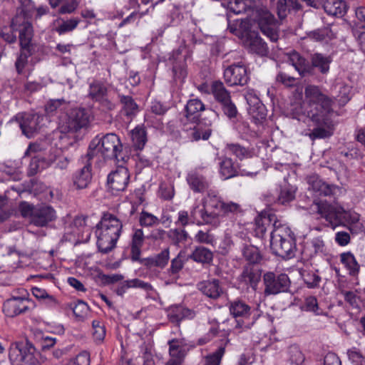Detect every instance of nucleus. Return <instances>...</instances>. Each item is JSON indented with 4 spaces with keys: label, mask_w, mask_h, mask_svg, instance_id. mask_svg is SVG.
<instances>
[{
    "label": "nucleus",
    "mask_w": 365,
    "mask_h": 365,
    "mask_svg": "<svg viewBox=\"0 0 365 365\" xmlns=\"http://www.w3.org/2000/svg\"><path fill=\"white\" fill-rule=\"evenodd\" d=\"M123 220L115 215L104 213L96 225L97 245L101 252L108 253L115 246L120 235Z\"/></svg>",
    "instance_id": "nucleus-1"
},
{
    "label": "nucleus",
    "mask_w": 365,
    "mask_h": 365,
    "mask_svg": "<svg viewBox=\"0 0 365 365\" xmlns=\"http://www.w3.org/2000/svg\"><path fill=\"white\" fill-rule=\"evenodd\" d=\"M313 189L319 192V195L324 196H329L333 194L335 187L332 185H329L321 180H316L313 183Z\"/></svg>",
    "instance_id": "nucleus-53"
},
{
    "label": "nucleus",
    "mask_w": 365,
    "mask_h": 365,
    "mask_svg": "<svg viewBox=\"0 0 365 365\" xmlns=\"http://www.w3.org/2000/svg\"><path fill=\"white\" fill-rule=\"evenodd\" d=\"M327 247L322 236L314 237L309 239L305 244L303 254L308 258L316 256H324L327 254Z\"/></svg>",
    "instance_id": "nucleus-22"
},
{
    "label": "nucleus",
    "mask_w": 365,
    "mask_h": 365,
    "mask_svg": "<svg viewBox=\"0 0 365 365\" xmlns=\"http://www.w3.org/2000/svg\"><path fill=\"white\" fill-rule=\"evenodd\" d=\"M271 5L276 7L277 15L279 19H283L287 13V0H269Z\"/></svg>",
    "instance_id": "nucleus-54"
},
{
    "label": "nucleus",
    "mask_w": 365,
    "mask_h": 365,
    "mask_svg": "<svg viewBox=\"0 0 365 365\" xmlns=\"http://www.w3.org/2000/svg\"><path fill=\"white\" fill-rule=\"evenodd\" d=\"M79 22L80 20L78 18H73L66 21L61 20L56 28V31L59 35L71 32L77 27Z\"/></svg>",
    "instance_id": "nucleus-43"
},
{
    "label": "nucleus",
    "mask_w": 365,
    "mask_h": 365,
    "mask_svg": "<svg viewBox=\"0 0 365 365\" xmlns=\"http://www.w3.org/2000/svg\"><path fill=\"white\" fill-rule=\"evenodd\" d=\"M13 30L19 31L21 46H31L33 37V27L30 22L26 20L24 15H17L11 21Z\"/></svg>",
    "instance_id": "nucleus-18"
},
{
    "label": "nucleus",
    "mask_w": 365,
    "mask_h": 365,
    "mask_svg": "<svg viewBox=\"0 0 365 365\" xmlns=\"http://www.w3.org/2000/svg\"><path fill=\"white\" fill-rule=\"evenodd\" d=\"M304 306L307 311L312 312L319 315L322 311L319 307L317 299L315 297L309 296L305 299Z\"/></svg>",
    "instance_id": "nucleus-58"
},
{
    "label": "nucleus",
    "mask_w": 365,
    "mask_h": 365,
    "mask_svg": "<svg viewBox=\"0 0 365 365\" xmlns=\"http://www.w3.org/2000/svg\"><path fill=\"white\" fill-rule=\"evenodd\" d=\"M32 54L31 46H21V53L16 59L15 66L18 73H21L28 62V58Z\"/></svg>",
    "instance_id": "nucleus-42"
},
{
    "label": "nucleus",
    "mask_w": 365,
    "mask_h": 365,
    "mask_svg": "<svg viewBox=\"0 0 365 365\" xmlns=\"http://www.w3.org/2000/svg\"><path fill=\"white\" fill-rule=\"evenodd\" d=\"M364 26L360 28H353V34L356 38L361 50L365 53V31L363 30Z\"/></svg>",
    "instance_id": "nucleus-64"
},
{
    "label": "nucleus",
    "mask_w": 365,
    "mask_h": 365,
    "mask_svg": "<svg viewBox=\"0 0 365 365\" xmlns=\"http://www.w3.org/2000/svg\"><path fill=\"white\" fill-rule=\"evenodd\" d=\"M300 274L309 288L317 287L321 281V277L315 272L302 270Z\"/></svg>",
    "instance_id": "nucleus-45"
},
{
    "label": "nucleus",
    "mask_w": 365,
    "mask_h": 365,
    "mask_svg": "<svg viewBox=\"0 0 365 365\" xmlns=\"http://www.w3.org/2000/svg\"><path fill=\"white\" fill-rule=\"evenodd\" d=\"M225 353V347L220 346L215 351L204 358V365H220L221 360Z\"/></svg>",
    "instance_id": "nucleus-46"
},
{
    "label": "nucleus",
    "mask_w": 365,
    "mask_h": 365,
    "mask_svg": "<svg viewBox=\"0 0 365 365\" xmlns=\"http://www.w3.org/2000/svg\"><path fill=\"white\" fill-rule=\"evenodd\" d=\"M256 21L263 34L267 36L272 41H277L278 33L276 20L268 10H258Z\"/></svg>",
    "instance_id": "nucleus-14"
},
{
    "label": "nucleus",
    "mask_w": 365,
    "mask_h": 365,
    "mask_svg": "<svg viewBox=\"0 0 365 365\" xmlns=\"http://www.w3.org/2000/svg\"><path fill=\"white\" fill-rule=\"evenodd\" d=\"M72 309L76 317L81 320L87 315L89 308L86 303L78 301L72 307Z\"/></svg>",
    "instance_id": "nucleus-55"
},
{
    "label": "nucleus",
    "mask_w": 365,
    "mask_h": 365,
    "mask_svg": "<svg viewBox=\"0 0 365 365\" xmlns=\"http://www.w3.org/2000/svg\"><path fill=\"white\" fill-rule=\"evenodd\" d=\"M271 231L270 247L273 253L283 259L292 258L296 252L294 235L281 222H275Z\"/></svg>",
    "instance_id": "nucleus-3"
},
{
    "label": "nucleus",
    "mask_w": 365,
    "mask_h": 365,
    "mask_svg": "<svg viewBox=\"0 0 365 365\" xmlns=\"http://www.w3.org/2000/svg\"><path fill=\"white\" fill-rule=\"evenodd\" d=\"M198 289L211 299H217L222 293V289L218 279L206 280L197 284Z\"/></svg>",
    "instance_id": "nucleus-25"
},
{
    "label": "nucleus",
    "mask_w": 365,
    "mask_h": 365,
    "mask_svg": "<svg viewBox=\"0 0 365 365\" xmlns=\"http://www.w3.org/2000/svg\"><path fill=\"white\" fill-rule=\"evenodd\" d=\"M69 365H90V354L87 351H82L75 359L71 361Z\"/></svg>",
    "instance_id": "nucleus-61"
},
{
    "label": "nucleus",
    "mask_w": 365,
    "mask_h": 365,
    "mask_svg": "<svg viewBox=\"0 0 365 365\" xmlns=\"http://www.w3.org/2000/svg\"><path fill=\"white\" fill-rule=\"evenodd\" d=\"M289 61L299 75L305 76L312 74L314 68H317L323 74L328 73L332 59L329 56L317 53L312 56V65H310L309 62L299 53L293 51L289 54Z\"/></svg>",
    "instance_id": "nucleus-4"
},
{
    "label": "nucleus",
    "mask_w": 365,
    "mask_h": 365,
    "mask_svg": "<svg viewBox=\"0 0 365 365\" xmlns=\"http://www.w3.org/2000/svg\"><path fill=\"white\" fill-rule=\"evenodd\" d=\"M242 212L241 206L235 202H225L222 208V215H237Z\"/></svg>",
    "instance_id": "nucleus-57"
},
{
    "label": "nucleus",
    "mask_w": 365,
    "mask_h": 365,
    "mask_svg": "<svg viewBox=\"0 0 365 365\" xmlns=\"http://www.w3.org/2000/svg\"><path fill=\"white\" fill-rule=\"evenodd\" d=\"M139 222L142 226L152 227L158 225L159 223V220L153 214L143 211L140 213Z\"/></svg>",
    "instance_id": "nucleus-52"
},
{
    "label": "nucleus",
    "mask_w": 365,
    "mask_h": 365,
    "mask_svg": "<svg viewBox=\"0 0 365 365\" xmlns=\"http://www.w3.org/2000/svg\"><path fill=\"white\" fill-rule=\"evenodd\" d=\"M38 353L31 343L28 341H19L13 344L9 350V358L14 362H24L29 365L38 364Z\"/></svg>",
    "instance_id": "nucleus-6"
},
{
    "label": "nucleus",
    "mask_w": 365,
    "mask_h": 365,
    "mask_svg": "<svg viewBox=\"0 0 365 365\" xmlns=\"http://www.w3.org/2000/svg\"><path fill=\"white\" fill-rule=\"evenodd\" d=\"M229 309L230 314L235 318L241 317L243 319L237 321L236 329H241L242 330L250 329L257 319V317L254 315L251 321L245 322V320L249 319V317L252 314V308L244 301L240 299L231 302L229 305Z\"/></svg>",
    "instance_id": "nucleus-11"
},
{
    "label": "nucleus",
    "mask_w": 365,
    "mask_h": 365,
    "mask_svg": "<svg viewBox=\"0 0 365 365\" xmlns=\"http://www.w3.org/2000/svg\"><path fill=\"white\" fill-rule=\"evenodd\" d=\"M33 295L39 299H46L48 305H56L57 301L53 296L50 295L46 289L39 287H33L31 289Z\"/></svg>",
    "instance_id": "nucleus-51"
},
{
    "label": "nucleus",
    "mask_w": 365,
    "mask_h": 365,
    "mask_svg": "<svg viewBox=\"0 0 365 365\" xmlns=\"http://www.w3.org/2000/svg\"><path fill=\"white\" fill-rule=\"evenodd\" d=\"M129 179L128 170L122 163L108 175V184L113 191H123L128 185Z\"/></svg>",
    "instance_id": "nucleus-20"
},
{
    "label": "nucleus",
    "mask_w": 365,
    "mask_h": 365,
    "mask_svg": "<svg viewBox=\"0 0 365 365\" xmlns=\"http://www.w3.org/2000/svg\"><path fill=\"white\" fill-rule=\"evenodd\" d=\"M296 189L290 185H285L281 188L278 201L281 204H285L294 200Z\"/></svg>",
    "instance_id": "nucleus-49"
},
{
    "label": "nucleus",
    "mask_w": 365,
    "mask_h": 365,
    "mask_svg": "<svg viewBox=\"0 0 365 365\" xmlns=\"http://www.w3.org/2000/svg\"><path fill=\"white\" fill-rule=\"evenodd\" d=\"M201 221L196 222L197 225H210L213 227H217L220 224V214L215 213L211 210H207V207H203L200 210Z\"/></svg>",
    "instance_id": "nucleus-37"
},
{
    "label": "nucleus",
    "mask_w": 365,
    "mask_h": 365,
    "mask_svg": "<svg viewBox=\"0 0 365 365\" xmlns=\"http://www.w3.org/2000/svg\"><path fill=\"white\" fill-rule=\"evenodd\" d=\"M91 165L87 163L74 174L73 182L77 189H85L91 182Z\"/></svg>",
    "instance_id": "nucleus-26"
},
{
    "label": "nucleus",
    "mask_w": 365,
    "mask_h": 365,
    "mask_svg": "<svg viewBox=\"0 0 365 365\" xmlns=\"http://www.w3.org/2000/svg\"><path fill=\"white\" fill-rule=\"evenodd\" d=\"M289 353L290 354V360L293 364L299 365L304 361V355L297 346H290Z\"/></svg>",
    "instance_id": "nucleus-59"
},
{
    "label": "nucleus",
    "mask_w": 365,
    "mask_h": 365,
    "mask_svg": "<svg viewBox=\"0 0 365 365\" xmlns=\"http://www.w3.org/2000/svg\"><path fill=\"white\" fill-rule=\"evenodd\" d=\"M242 255L246 260L252 264L257 263L261 258L257 248L251 245L243 247Z\"/></svg>",
    "instance_id": "nucleus-47"
},
{
    "label": "nucleus",
    "mask_w": 365,
    "mask_h": 365,
    "mask_svg": "<svg viewBox=\"0 0 365 365\" xmlns=\"http://www.w3.org/2000/svg\"><path fill=\"white\" fill-rule=\"evenodd\" d=\"M225 82L230 86L247 84L249 77L246 67L243 64H232L224 71Z\"/></svg>",
    "instance_id": "nucleus-19"
},
{
    "label": "nucleus",
    "mask_w": 365,
    "mask_h": 365,
    "mask_svg": "<svg viewBox=\"0 0 365 365\" xmlns=\"http://www.w3.org/2000/svg\"><path fill=\"white\" fill-rule=\"evenodd\" d=\"M43 118V115L37 113H23L16 116L23 134L29 138L40 130Z\"/></svg>",
    "instance_id": "nucleus-13"
},
{
    "label": "nucleus",
    "mask_w": 365,
    "mask_h": 365,
    "mask_svg": "<svg viewBox=\"0 0 365 365\" xmlns=\"http://www.w3.org/2000/svg\"><path fill=\"white\" fill-rule=\"evenodd\" d=\"M36 307L35 302L27 297H14L7 299L3 306L4 314L9 317H14L19 314L33 310Z\"/></svg>",
    "instance_id": "nucleus-12"
},
{
    "label": "nucleus",
    "mask_w": 365,
    "mask_h": 365,
    "mask_svg": "<svg viewBox=\"0 0 365 365\" xmlns=\"http://www.w3.org/2000/svg\"><path fill=\"white\" fill-rule=\"evenodd\" d=\"M203 207H207V210L220 214L222 216V208L224 202L217 196V193L213 190H209L207 196L203 199Z\"/></svg>",
    "instance_id": "nucleus-28"
},
{
    "label": "nucleus",
    "mask_w": 365,
    "mask_h": 365,
    "mask_svg": "<svg viewBox=\"0 0 365 365\" xmlns=\"http://www.w3.org/2000/svg\"><path fill=\"white\" fill-rule=\"evenodd\" d=\"M276 80L287 87H292L296 84V78L294 77L283 72L277 74Z\"/></svg>",
    "instance_id": "nucleus-60"
},
{
    "label": "nucleus",
    "mask_w": 365,
    "mask_h": 365,
    "mask_svg": "<svg viewBox=\"0 0 365 365\" xmlns=\"http://www.w3.org/2000/svg\"><path fill=\"white\" fill-rule=\"evenodd\" d=\"M169 250L165 249L155 257V267H164L169 260Z\"/></svg>",
    "instance_id": "nucleus-62"
},
{
    "label": "nucleus",
    "mask_w": 365,
    "mask_h": 365,
    "mask_svg": "<svg viewBox=\"0 0 365 365\" xmlns=\"http://www.w3.org/2000/svg\"><path fill=\"white\" fill-rule=\"evenodd\" d=\"M311 210L324 218L331 225H336L343 218L348 217L349 225L360 220L357 213L348 214L341 207L331 205L325 201L314 202L311 206Z\"/></svg>",
    "instance_id": "nucleus-5"
},
{
    "label": "nucleus",
    "mask_w": 365,
    "mask_h": 365,
    "mask_svg": "<svg viewBox=\"0 0 365 365\" xmlns=\"http://www.w3.org/2000/svg\"><path fill=\"white\" fill-rule=\"evenodd\" d=\"M195 316L194 312L182 307H176L168 314L170 321L173 323H179L185 318L192 319Z\"/></svg>",
    "instance_id": "nucleus-39"
},
{
    "label": "nucleus",
    "mask_w": 365,
    "mask_h": 365,
    "mask_svg": "<svg viewBox=\"0 0 365 365\" xmlns=\"http://www.w3.org/2000/svg\"><path fill=\"white\" fill-rule=\"evenodd\" d=\"M237 168L235 166L232 160L225 157L220 163V174L224 180L230 179L237 175Z\"/></svg>",
    "instance_id": "nucleus-34"
},
{
    "label": "nucleus",
    "mask_w": 365,
    "mask_h": 365,
    "mask_svg": "<svg viewBox=\"0 0 365 365\" xmlns=\"http://www.w3.org/2000/svg\"><path fill=\"white\" fill-rule=\"evenodd\" d=\"M309 37L317 41H326L331 39L334 34L329 27H324L312 31L309 34Z\"/></svg>",
    "instance_id": "nucleus-48"
},
{
    "label": "nucleus",
    "mask_w": 365,
    "mask_h": 365,
    "mask_svg": "<svg viewBox=\"0 0 365 365\" xmlns=\"http://www.w3.org/2000/svg\"><path fill=\"white\" fill-rule=\"evenodd\" d=\"M305 102L310 106H315L316 113H328L331 110V100L322 93L318 86L309 85L304 89Z\"/></svg>",
    "instance_id": "nucleus-9"
},
{
    "label": "nucleus",
    "mask_w": 365,
    "mask_h": 365,
    "mask_svg": "<svg viewBox=\"0 0 365 365\" xmlns=\"http://www.w3.org/2000/svg\"><path fill=\"white\" fill-rule=\"evenodd\" d=\"M324 7L326 12L332 16H343L346 12V3L341 0H328Z\"/></svg>",
    "instance_id": "nucleus-36"
},
{
    "label": "nucleus",
    "mask_w": 365,
    "mask_h": 365,
    "mask_svg": "<svg viewBox=\"0 0 365 365\" xmlns=\"http://www.w3.org/2000/svg\"><path fill=\"white\" fill-rule=\"evenodd\" d=\"M144 234L142 229H136L132 235L130 246V258L133 261L140 262L150 267H155V257L140 259L141 247L144 243Z\"/></svg>",
    "instance_id": "nucleus-16"
},
{
    "label": "nucleus",
    "mask_w": 365,
    "mask_h": 365,
    "mask_svg": "<svg viewBox=\"0 0 365 365\" xmlns=\"http://www.w3.org/2000/svg\"><path fill=\"white\" fill-rule=\"evenodd\" d=\"M168 345L170 359H179L182 361L186 355L185 340L184 339H173L168 341Z\"/></svg>",
    "instance_id": "nucleus-29"
},
{
    "label": "nucleus",
    "mask_w": 365,
    "mask_h": 365,
    "mask_svg": "<svg viewBox=\"0 0 365 365\" xmlns=\"http://www.w3.org/2000/svg\"><path fill=\"white\" fill-rule=\"evenodd\" d=\"M123 144L115 133H107L103 137L96 136L91 142L87 153L88 160L100 155L105 160H115L117 163H125L122 155Z\"/></svg>",
    "instance_id": "nucleus-2"
},
{
    "label": "nucleus",
    "mask_w": 365,
    "mask_h": 365,
    "mask_svg": "<svg viewBox=\"0 0 365 365\" xmlns=\"http://www.w3.org/2000/svg\"><path fill=\"white\" fill-rule=\"evenodd\" d=\"M56 217V211L51 206L37 205L36 208L34 209V217L31 223L37 227H45L50 222L53 221Z\"/></svg>",
    "instance_id": "nucleus-21"
},
{
    "label": "nucleus",
    "mask_w": 365,
    "mask_h": 365,
    "mask_svg": "<svg viewBox=\"0 0 365 365\" xmlns=\"http://www.w3.org/2000/svg\"><path fill=\"white\" fill-rule=\"evenodd\" d=\"M264 285V294L276 295L279 293L287 292L290 287V280L286 274H276L274 272H267L263 275Z\"/></svg>",
    "instance_id": "nucleus-10"
},
{
    "label": "nucleus",
    "mask_w": 365,
    "mask_h": 365,
    "mask_svg": "<svg viewBox=\"0 0 365 365\" xmlns=\"http://www.w3.org/2000/svg\"><path fill=\"white\" fill-rule=\"evenodd\" d=\"M131 140L133 147L135 150H143L147 142V133L145 128L143 126L135 127L131 131Z\"/></svg>",
    "instance_id": "nucleus-33"
},
{
    "label": "nucleus",
    "mask_w": 365,
    "mask_h": 365,
    "mask_svg": "<svg viewBox=\"0 0 365 365\" xmlns=\"http://www.w3.org/2000/svg\"><path fill=\"white\" fill-rule=\"evenodd\" d=\"M225 150L227 153L235 155L240 160H242L250 156V151L239 144H227Z\"/></svg>",
    "instance_id": "nucleus-44"
},
{
    "label": "nucleus",
    "mask_w": 365,
    "mask_h": 365,
    "mask_svg": "<svg viewBox=\"0 0 365 365\" xmlns=\"http://www.w3.org/2000/svg\"><path fill=\"white\" fill-rule=\"evenodd\" d=\"M212 124L213 122L212 120H210L208 123H200L192 129L190 134V136L195 140L200 139L207 140L212 133Z\"/></svg>",
    "instance_id": "nucleus-32"
},
{
    "label": "nucleus",
    "mask_w": 365,
    "mask_h": 365,
    "mask_svg": "<svg viewBox=\"0 0 365 365\" xmlns=\"http://www.w3.org/2000/svg\"><path fill=\"white\" fill-rule=\"evenodd\" d=\"M168 237L173 244L178 245L187 240L188 234L185 230L172 229L168 232Z\"/></svg>",
    "instance_id": "nucleus-50"
},
{
    "label": "nucleus",
    "mask_w": 365,
    "mask_h": 365,
    "mask_svg": "<svg viewBox=\"0 0 365 365\" xmlns=\"http://www.w3.org/2000/svg\"><path fill=\"white\" fill-rule=\"evenodd\" d=\"M183 267V261L181 258V254L179 253L178 255L175 257L171 261L170 268L169 269V272L171 274H178Z\"/></svg>",
    "instance_id": "nucleus-63"
},
{
    "label": "nucleus",
    "mask_w": 365,
    "mask_h": 365,
    "mask_svg": "<svg viewBox=\"0 0 365 365\" xmlns=\"http://www.w3.org/2000/svg\"><path fill=\"white\" fill-rule=\"evenodd\" d=\"M107 92L106 86L100 81H93L90 84L89 96L107 109L113 110L114 104L107 98Z\"/></svg>",
    "instance_id": "nucleus-23"
},
{
    "label": "nucleus",
    "mask_w": 365,
    "mask_h": 365,
    "mask_svg": "<svg viewBox=\"0 0 365 365\" xmlns=\"http://www.w3.org/2000/svg\"><path fill=\"white\" fill-rule=\"evenodd\" d=\"M245 47L250 52L259 56H264L268 53L267 43L259 36L257 32L254 31H245L241 34Z\"/></svg>",
    "instance_id": "nucleus-15"
},
{
    "label": "nucleus",
    "mask_w": 365,
    "mask_h": 365,
    "mask_svg": "<svg viewBox=\"0 0 365 365\" xmlns=\"http://www.w3.org/2000/svg\"><path fill=\"white\" fill-rule=\"evenodd\" d=\"M327 113H314L312 110L308 112V117L315 123L317 127L309 134L311 140L317 138H326L330 137L333 132L329 126H327Z\"/></svg>",
    "instance_id": "nucleus-17"
},
{
    "label": "nucleus",
    "mask_w": 365,
    "mask_h": 365,
    "mask_svg": "<svg viewBox=\"0 0 365 365\" xmlns=\"http://www.w3.org/2000/svg\"><path fill=\"white\" fill-rule=\"evenodd\" d=\"M53 160L51 159H46L39 155H34L29 163L28 168V175L33 176L38 172L46 169V168L51 165Z\"/></svg>",
    "instance_id": "nucleus-31"
},
{
    "label": "nucleus",
    "mask_w": 365,
    "mask_h": 365,
    "mask_svg": "<svg viewBox=\"0 0 365 365\" xmlns=\"http://www.w3.org/2000/svg\"><path fill=\"white\" fill-rule=\"evenodd\" d=\"M91 120L89 111L84 108L73 109L61 121L59 128L61 133H74L86 128Z\"/></svg>",
    "instance_id": "nucleus-7"
},
{
    "label": "nucleus",
    "mask_w": 365,
    "mask_h": 365,
    "mask_svg": "<svg viewBox=\"0 0 365 365\" xmlns=\"http://www.w3.org/2000/svg\"><path fill=\"white\" fill-rule=\"evenodd\" d=\"M341 262L349 270V274L356 276L358 274L360 266L354 256L351 252H344L340 255Z\"/></svg>",
    "instance_id": "nucleus-38"
},
{
    "label": "nucleus",
    "mask_w": 365,
    "mask_h": 365,
    "mask_svg": "<svg viewBox=\"0 0 365 365\" xmlns=\"http://www.w3.org/2000/svg\"><path fill=\"white\" fill-rule=\"evenodd\" d=\"M279 222L273 213L263 212L255 220V232L258 236L263 237L268 227L273 229L272 225Z\"/></svg>",
    "instance_id": "nucleus-24"
},
{
    "label": "nucleus",
    "mask_w": 365,
    "mask_h": 365,
    "mask_svg": "<svg viewBox=\"0 0 365 365\" xmlns=\"http://www.w3.org/2000/svg\"><path fill=\"white\" fill-rule=\"evenodd\" d=\"M205 110V106L200 99H190L185 106V116L189 120L197 121Z\"/></svg>",
    "instance_id": "nucleus-27"
},
{
    "label": "nucleus",
    "mask_w": 365,
    "mask_h": 365,
    "mask_svg": "<svg viewBox=\"0 0 365 365\" xmlns=\"http://www.w3.org/2000/svg\"><path fill=\"white\" fill-rule=\"evenodd\" d=\"M187 182L190 188L196 192H202L209 187L205 178L195 172H191L187 175Z\"/></svg>",
    "instance_id": "nucleus-30"
},
{
    "label": "nucleus",
    "mask_w": 365,
    "mask_h": 365,
    "mask_svg": "<svg viewBox=\"0 0 365 365\" xmlns=\"http://www.w3.org/2000/svg\"><path fill=\"white\" fill-rule=\"evenodd\" d=\"M211 93L215 100L221 106V108L229 118L236 117L237 110L235 103L232 101L231 95L227 90L222 82L215 81L211 85Z\"/></svg>",
    "instance_id": "nucleus-8"
},
{
    "label": "nucleus",
    "mask_w": 365,
    "mask_h": 365,
    "mask_svg": "<svg viewBox=\"0 0 365 365\" xmlns=\"http://www.w3.org/2000/svg\"><path fill=\"white\" fill-rule=\"evenodd\" d=\"M259 278L260 275L258 272L254 270L250 266L246 267L241 274L242 281L252 287L257 285Z\"/></svg>",
    "instance_id": "nucleus-41"
},
{
    "label": "nucleus",
    "mask_w": 365,
    "mask_h": 365,
    "mask_svg": "<svg viewBox=\"0 0 365 365\" xmlns=\"http://www.w3.org/2000/svg\"><path fill=\"white\" fill-rule=\"evenodd\" d=\"M19 211L24 217H29L30 222L34 217V209L36 208V205H34L27 202H21L19 206Z\"/></svg>",
    "instance_id": "nucleus-56"
},
{
    "label": "nucleus",
    "mask_w": 365,
    "mask_h": 365,
    "mask_svg": "<svg viewBox=\"0 0 365 365\" xmlns=\"http://www.w3.org/2000/svg\"><path fill=\"white\" fill-rule=\"evenodd\" d=\"M118 96L122 104V112L128 118H132L138 112V105L131 96L123 95H119Z\"/></svg>",
    "instance_id": "nucleus-35"
},
{
    "label": "nucleus",
    "mask_w": 365,
    "mask_h": 365,
    "mask_svg": "<svg viewBox=\"0 0 365 365\" xmlns=\"http://www.w3.org/2000/svg\"><path fill=\"white\" fill-rule=\"evenodd\" d=\"M190 258L197 262L210 263L212 260L213 255L207 248L200 246L195 249Z\"/></svg>",
    "instance_id": "nucleus-40"
}]
</instances>
